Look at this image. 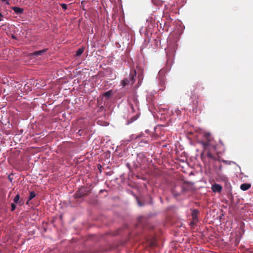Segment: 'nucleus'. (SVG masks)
Wrapping results in <instances>:
<instances>
[{
  "mask_svg": "<svg viewBox=\"0 0 253 253\" xmlns=\"http://www.w3.org/2000/svg\"><path fill=\"white\" fill-rule=\"evenodd\" d=\"M136 75L135 70H131L129 77L124 79L122 83L123 87H126L127 85H132L135 82V78Z\"/></svg>",
  "mask_w": 253,
  "mask_h": 253,
  "instance_id": "1",
  "label": "nucleus"
},
{
  "mask_svg": "<svg viewBox=\"0 0 253 253\" xmlns=\"http://www.w3.org/2000/svg\"><path fill=\"white\" fill-rule=\"evenodd\" d=\"M166 73V70L165 69H162L159 71L158 74V79L160 85V89L162 90H163L165 88Z\"/></svg>",
  "mask_w": 253,
  "mask_h": 253,
  "instance_id": "2",
  "label": "nucleus"
},
{
  "mask_svg": "<svg viewBox=\"0 0 253 253\" xmlns=\"http://www.w3.org/2000/svg\"><path fill=\"white\" fill-rule=\"evenodd\" d=\"M211 189L214 193H220L222 189V187L219 184H214L211 186Z\"/></svg>",
  "mask_w": 253,
  "mask_h": 253,
  "instance_id": "3",
  "label": "nucleus"
},
{
  "mask_svg": "<svg viewBox=\"0 0 253 253\" xmlns=\"http://www.w3.org/2000/svg\"><path fill=\"white\" fill-rule=\"evenodd\" d=\"M198 213L199 211L197 210H193L192 212V217L193 221L191 222V224H195L196 222L198 221Z\"/></svg>",
  "mask_w": 253,
  "mask_h": 253,
  "instance_id": "4",
  "label": "nucleus"
},
{
  "mask_svg": "<svg viewBox=\"0 0 253 253\" xmlns=\"http://www.w3.org/2000/svg\"><path fill=\"white\" fill-rule=\"evenodd\" d=\"M133 103H134V105L130 102V106L131 107V111L132 112H135V109L138 108V101L137 100V99L136 98L134 99Z\"/></svg>",
  "mask_w": 253,
  "mask_h": 253,
  "instance_id": "5",
  "label": "nucleus"
},
{
  "mask_svg": "<svg viewBox=\"0 0 253 253\" xmlns=\"http://www.w3.org/2000/svg\"><path fill=\"white\" fill-rule=\"evenodd\" d=\"M146 159L142 153H140L137 156V161L138 163L141 164L145 162Z\"/></svg>",
  "mask_w": 253,
  "mask_h": 253,
  "instance_id": "6",
  "label": "nucleus"
},
{
  "mask_svg": "<svg viewBox=\"0 0 253 253\" xmlns=\"http://www.w3.org/2000/svg\"><path fill=\"white\" fill-rule=\"evenodd\" d=\"M47 49H43L42 50L36 51L32 53V55L35 56L42 55L47 51Z\"/></svg>",
  "mask_w": 253,
  "mask_h": 253,
  "instance_id": "7",
  "label": "nucleus"
},
{
  "mask_svg": "<svg viewBox=\"0 0 253 253\" xmlns=\"http://www.w3.org/2000/svg\"><path fill=\"white\" fill-rule=\"evenodd\" d=\"M12 9L14 11V12L17 14H20L23 12V9L19 7H12Z\"/></svg>",
  "mask_w": 253,
  "mask_h": 253,
  "instance_id": "8",
  "label": "nucleus"
},
{
  "mask_svg": "<svg viewBox=\"0 0 253 253\" xmlns=\"http://www.w3.org/2000/svg\"><path fill=\"white\" fill-rule=\"evenodd\" d=\"M251 185L249 183H244L240 186V188L243 191H246L250 188Z\"/></svg>",
  "mask_w": 253,
  "mask_h": 253,
  "instance_id": "9",
  "label": "nucleus"
},
{
  "mask_svg": "<svg viewBox=\"0 0 253 253\" xmlns=\"http://www.w3.org/2000/svg\"><path fill=\"white\" fill-rule=\"evenodd\" d=\"M207 142L201 141L200 143L203 145L204 149H206L210 144V140H207Z\"/></svg>",
  "mask_w": 253,
  "mask_h": 253,
  "instance_id": "10",
  "label": "nucleus"
},
{
  "mask_svg": "<svg viewBox=\"0 0 253 253\" xmlns=\"http://www.w3.org/2000/svg\"><path fill=\"white\" fill-rule=\"evenodd\" d=\"M112 95V90H109V91L105 92L103 94V96L104 97H107V98H109Z\"/></svg>",
  "mask_w": 253,
  "mask_h": 253,
  "instance_id": "11",
  "label": "nucleus"
},
{
  "mask_svg": "<svg viewBox=\"0 0 253 253\" xmlns=\"http://www.w3.org/2000/svg\"><path fill=\"white\" fill-rule=\"evenodd\" d=\"M84 51V48H79L76 51V56H80L82 54V53H83Z\"/></svg>",
  "mask_w": 253,
  "mask_h": 253,
  "instance_id": "12",
  "label": "nucleus"
},
{
  "mask_svg": "<svg viewBox=\"0 0 253 253\" xmlns=\"http://www.w3.org/2000/svg\"><path fill=\"white\" fill-rule=\"evenodd\" d=\"M171 112L173 114H175L177 116H180L181 111L178 108H176L174 109V111H171Z\"/></svg>",
  "mask_w": 253,
  "mask_h": 253,
  "instance_id": "13",
  "label": "nucleus"
},
{
  "mask_svg": "<svg viewBox=\"0 0 253 253\" xmlns=\"http://www.w3.org/2000/svg\"><path fill=\"white\" fill-rule=\"evenodd\" d=\"M36 196V194L34 191H31L29 195V199L28 201H27V204L28 203L29 201L32 199H33Z\"/></svg>",
  "mask_w": 253,
  "mask_h": 253,
  "instance_id": "14",
  "label": "nucleus"
},
{
  "mask_svg": "<svg viewBox=\"0 0 253 253\" xmlns=\"http://www.w3.org/2000/svg\"><path fill=\"white\" fill-rule=\"evenodd\" d=\"M20 199V195L19 194H17L15 197L14 198L13 201L15 204L18 203Z\"/></svg>",
  "mask_w": 253,
  "mask_h": 253,
  "instance_id": "15",
  "label": "nucleus"
},
{
  "mask_svg": "<svg viewBox=\"0 0 253 253\" xmlns=\"http://www.w3.org/2000/svg\"><path fill=\"white\" fill-rule=\"evenodd\" d=\"M83 195V194L79 190L75 195L76 198H80Z\"/></svg>",
  "mask_w": 253,
  "mask_h": 253,
  "instance_id": "16",
  "label": "nucleus"
},
{
  "mask_svg": "<svg viewBox=\"0 0 253 253\" xmlns=\"http://www.w3.org/2000/svg\"><path fill=\"white\" fill-rule=\"evenodd\" d=\"M135 138L133 134H132L129 136V138L127 139V143H128L131 141L133 139Z\"/></svg>",
  "mask_w": 253,
  "mask_h": 253,
  "instance_id": "17",
  "label": "nucleus"
},
{
  "mask_svg": "<svg viewBox=\"0 0 253 253\" xmlns=\"http://www.w3.org/2000/svg\"><path fill=\"white\" fill-rule=\"evenodd\" d=\"M62 9H63L64 11H65L67 10V8H68V6H67V5L65 3H61L60 4Z\"/></svg>",
  "mask_w": 253,
  "mask_h": 253,
  "instance_id": "18",
  "label": "nucleus"
},
{
  "mask_svg": "<svg viewBox=\"0 0 253 253\" xmlns=\"http://www.w3.org/2000/svg\"><path fill=\"white\" fill-rule=\"evenodd\" d=\"M210 135H211L210 133H209V132H206V133H205L204 134V137H205V138H206V139H207V140H209V137L210 136Z\"/></svg>",
  "mask_w": 253,
  "mask_h": 253,
  "instance_id": "19",
  "label": "nucleus"
},
{
  "mask_svg": "<svg viewBox=\"0 0 253 253\" xmlns=\"http://www.w3.org/2000/svg\"><path fill=\"white\" fill-rule=\"evenodd\" d=\"M16 209V205L15 204V203H12L11 204V211H13L15 210V209Z\"/></svg>",
  "mask_w": 253,
  "mask_h": 253,
  "instance_id": "20",
  "label": "nucleus"
},
{
  "mask_svg": "<svg viewBox=\"0 0 253 253\" xmlns=\"http://www.w3.org/2000/svg\"><path fill=\"white\" fill-rule=\"evenodd\" d=\"M137 117H133V118L131 119V120H131L130 122H128L127 123V124H130V123H131L133 122V121H135V120L137 119Z\"/></svg>",
  "mask_w": 253,
  "mask_h": 253,
  "instance_id": "21",
  "label": "nucleus"
},
{
  "mask_svg": "<svg viewBox=\"0 0 253 253\" xmlns=\"http://www.w3.org/2000/svg\"><path fill=\"white\" fill-rule=\"evenodd\" d=\"M207 156L208 158H212V157H213L212 154L211 153H207Z\"/></svg>",
  "mask_w": 253,
  "mask_h": 253,
  "instance_id": "22",
  "label": "nucleus"
},
{
  "mask_svg": "<svg viewBox=\"0 0 253 253\" xmlns=\"http://www.w3.org/2000/svg\"><path fill=\"white\" fill-rule=\"evenodd\" d=\"M125 143H127V139H125L122 141V144H125Z\"/></svg>",
  "mask_w": 253,
  "mask_h": 253,
  "instance_id": "23",
  "label": "nucleus"
},
{
  "mask_svg": "<svg viewBox=\"0 0 253 253\" xmlns=\"http://www.w3.org/2000/svg\"><path fill=\"white\" fill-rule=\"evenodd\" d=\"M173 195H174V196H178L179 195V193H176V194L174 193V191H173Z\"/></svg>",
  "mask_w": 253,
  "mask_h": 253,
  "instance_id": "24",
  "label": "nucleus"
},
{
  "mask_svg": "<svg viewBox=\"0 0 253 253\" xmlns=\"http://www.w3.org/2000/svg\"><path fill=\"white\" fill-rule=\"evenodd\" d=\"M2 15L0 12V21H1L2 20Z\"/></svg>",
  "mask_w": 253,
  "mask_h": 253,
  "instance_id": "25",
  "label": "nucleus"
},
{
  "mask_svg": "<svg viewBox=\"0 0 253 253\" xmlns=\"http://www.w3.org/2000/svg\"><path fill=\"white\" fill-rule=\"evenodd\" d=\"M221 179L223 180H225L226 179V177L222 175V177H221Z\"/></svg>",
  "mask_w": 253,
  "mask_h": 253,
  "instance_id": "26",
  "label": "nucleus"
},
{
  "mask_svg": "<svg viewBox=\"0 0 253 253\" xmlns=\"http://www.w3.org/2000/svg\"><path fill=\"white\" fill-rule=\"evenodd\" d=\"M8 178H9V180L11 181H12V178H11L10 177V176H9Z\"/></svg>",
  "mask_w": 253,
  "mask_h": 253,
  "instance_id": "27",
  "label": "nucleus"
},
{
  "mask_svg": "<svg viewBox=\"0 0 253 253\" xmlns=\"http://www.w3.org/2000/svg\"><path fill=\"white\" fill-rule=\"evenodd\" d=\"M138 204H139V206H141L142 205L140 204L139 202H138Z\"/></svg>",
  "mask_w": 253,
  "mask_h": 253,
  "instance_id": "28",
  "label": "nucleus"
},
{
  "mask_svg": "<svg viewBox=\"0 0 253 253\" xmlns=\"http://www.w3.org/2000/svg\"><path fill=\"white\" fill-rule=\"evenodd\" d=\"M2 0V1H5L6 0Z\"/></svg>",
  "mask_w": 253,
  "mask_h": 253,
  "instance_id": "29",
  "label": "nucleus"
}]
</instances>
